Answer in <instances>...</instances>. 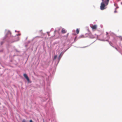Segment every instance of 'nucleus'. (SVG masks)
Returning <instances> with one entry per match:
<instances>
[{
    "mask_svg": "<svg viewBox=\"0 0 122 122\" xmlns=\"http://www.w3.org/2000/svg\"><path fill=\"white\" fill-rule=\"evenodd\" d=\"M108 4V3H105L103 2L101 3L100 6V9L101 10H103L106 8V7Z\"/></svg>",
    "mask_w": 122,
    "mask_h": 122,
    "instance_id": "nucleus-1",
    "label": "nucleus"
},
{
    "mask_svg": "<svg viewBox=\"0 0 122 122\" xmlns=\"http://www.w3.org/2000/svg\"><path fill=\"white\" fill-rule=\"evenodd\" d=\"M91 27L92 28L93 30H96L97 29V25H93L92 26H91Z\"/></svg>",
    "mask_w": 122,
    "mask_h": 122,
    "instance_id": "nucleus-2",
    "label": "nucleus"
},
{
    "mask_svg": "<svg viewBox=\"0 0 122 122\" xmlns=\"http://www.w3.org/2000/svg\"><path fill=\"white\" fill-rule=\"evenodd\" d=\"M23 76L26 79L27 81L28 82H29L30 80L27 75L26 74H24Z\"/></svg>",
    "mask_w": 122,
    "mask_h": 122,
    "instance_id": "nucleus-3",
    "label": "nucleus"
},
{
    "mask_svg": "<svg viewBox=\"0 0 122 122\" xmlns=\"http://www.w3.org/2000/svg\"><path fill=\"white\" fill-rule=\"evenodd\" d=\"M109 0H102L103 2L108 4Z\"/></svg>",
    "mask_w": 122,
    "mask_h": 122,
    "instance_id": "nucleus-4",
    "label": "nucleus"
},
{
    "mask_svg": "<svg viewBox=\"0 0 122 122\" xmlns=\"http://www.w3.org/2000/svg\"><path fill=\"white\" fill-rule=\"evenodd\" d=\"M66 32V30L64 29L63 28L61 30V32L62 33H65Z\"/></svg>",
    "mask_w": 122,
    "mask_h": 122,
    "instance_id": "nucleus-5",
    "label": "nucleus"
},
{
    "mask_svg": "<svg viewBox=\"0 0 122 122\" xmlns=\"http://www.w3.org/2000/svg\"><path fill=\"white\" fill-rule=\"evenodd\" d=\"M76 32L77 34H78L79 33V30L78 29H77L76 30Z\"/></svg>",
    "mask_w": 122,
    "mask_h": 122,
    "instance_id": "nucleus-6",
    "label": "nucleus"
},
{
    "mask_svg": "<svg viewBox=\"0 0 122 122\" xmlns=\"http://www.w3.org/2000/svg\"><path fill=\"white\" fill-rule=\"evenodd\" d=\"M4 43V42L3 41L1 42L0 43V44L1 45H2L3 43Z\"/></svg>",
    "mask_w": 122,
    "mask_h": 122,
    "instance_id": "nucleus-7",
    "label": "nucleus"
},
{
    "mask_svg": "<svg viewBox=\"0 0 122 122\" xmlns=\"http://www.w3.org/2000/svg\"><path fill=\"white\" fill-rule=\"evenodd\" d=\"M80 37L81 38H83L84 37V36H80Z\"/></svg>",
    "mask_w": 122,
    "mask_h": 122,
    "instance_id": "nucleus-8",
    "label": "nucleus"
},
{
    "mask_svg": "<svg viewBox=\"0 0 122 122\" xmlns=\"http://www.w3.org/2000/svg\"><path fill=\"white\" fill-rule=\"evenodd\" d=\"M57 57V56H55L54 57V59H55Z\"/></svg>",
    "mask_w": 122,
    "mask_h": 122,
    "instance_id": "nucleus-9",
    "label": "nucleus"
},
{
    "mask_svg": "<svg viewBox=\"0 0 122 122\" xmlns=\"http://www.w3.org/2000/svg\"><path fill=\"white\" fill-rule=\"evenodd\" d=\"M22 122H26L25 120V119H23L22 121Z\"/></svg>",
    "mask_w": 122,
    "mask_h": 122,
    "instance_id": "nucleus-10",
    "label": "nucleus"
},
{
    "mask_svg": "<svg viewBox=\"0 0 122 122\" xmlns=\"http://www.w3.org/2000/svg\"><path fill=\"white\" fill-rule=\"evenodd\" d=\"M108 33L107 32H106V36H107L108 34Z\"/></svg>",
    "mask_w": 122,
    "mask_h": 122,
    "instance_id": "nucleus-11",
    "label": "nucleus"
},
{
    "mask_svg": "<svg viewBox=\"0 0 122 122\" xmlns=\"http://www.w3.org/2000/svg\"><path fill=\"white\" fill-rule=\"evenodd\" d=\"M30 122H33V121L32 120H30Z\"/></svg>",
    "mask_w": 122,
    "mask_h": 122,
    "instance_id": "nucleus-12",
    "label": "nucleus"
},
{
    "mask_svg": "<svg viewBox=\"0 0 122 122\" xmlns=\"http://www.w3.org/2000/svg\"><path fill=\"white\" fill-rule=\"evenodd\" d=\"M86 47L87 46H84V47H83V48H85V47Z\"/></svg>",
    "mask_w": 122,
    "mask_h": 122,
    "instance_id": "nucleus-13",
    "label": "nucleus"
},
{
    "mask_svg": "<svg viewBox=\"0 0 122 122\" xmlns=\"http://www.w3.org/2000/svg\"><path fill=\"white\" fill-rule=\"evenodd\" d=\"M37 37H38V38H40V36H37Z\"/></svg>",
    "mask_w": 122,
    "mask_h": 122,
    "instance_id": "nucleus-14",
    "label": "nucleus"
},
{
    "mask_svg": "<svg viewBox=\"0 0 122 122\" xmlns=\"http://www.w3.org/2000/svg\"><path fill=\"white\" fill-rule=\"evenodd\" d=\"M119 8V7H117L116 8V9H117V8Z\"/></svg>",
    "mask_w": 122,
    "mask_h": 122,
    "instance_id": "nucleus-15",
    "label": "nucleus"
},
{
    "mask_svg": "<svg viewBox=\"0 0 122 122\" xmlns=\"http://www.w3.org/2000/svg\"><path fill=\"white\" fill-rule=\"evenodd\" d=\"M115 13L116 12V11H115Z\"/></svg>",
    "mask_w": 122,
    "mask_h": 122,
    "instance_id": "nucleus-16",
    "label": "nucleus"
}]
</instances>
